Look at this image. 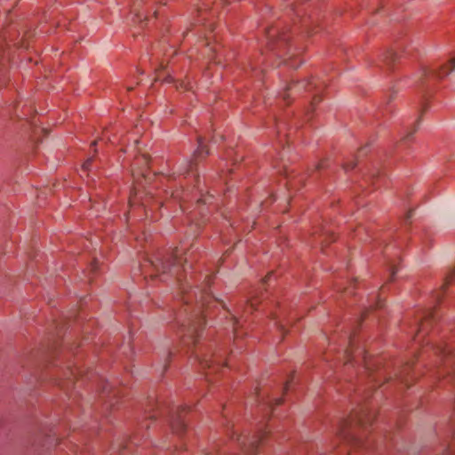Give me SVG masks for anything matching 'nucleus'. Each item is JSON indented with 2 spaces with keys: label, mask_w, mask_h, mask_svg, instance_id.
Here are the masks:
<instances>
[{
  "label": "nucleus",
  "mask_w": 455,
  "mask_h": 455,
  "mask_svg": "<svg viewBox=\"0 0 455 455\" xmlns=\"http://www.w3.org/2000/svg\"><path fill=\"white\" fill-rule=\"evenodd\" d=\"M198 148L194 153L193 160L187 161L184 164V166H182V169L180 171V174H186L192 172L196 164L195 161L198 158L205 157L209 154L201 139H198Z\"/></svg>",
  "instance_id": "obj_7"
},
{
  "label": "nucleus",
  "mask_w": 455,
  "mask_h": 455,
  "mask_svg": "<svg viewBox=\"0 0 455 455\" xmlns=\"http://www.w3.org/2000/svg\"><path fill=\"white\" fill-rule=\"evenodd\" d=\"M436 319V315L433 309H427L424 311L422 319L420 320L419 325V332H424L427 329V325L429 322H432Z\"/></svg>",
  "instance_id": "obj_10"
},
{
  "label": "nucleus",
  "mask_w": 455,
  "mask_h": 455,
  "mask_svg": "<svg viewBox=\"0 0 455 455\" xmlns=\"http://www.w3.org/2000/svg\"><path fill=\"white\" fill-rule=\"evenodd\" d=\"M397 58V54L395 52H394L393 50H388L387 51V52L385 53V56H384V61L387 63V64H391L392 62H394Z\"/></svg>",
  "instance_id": "obj_14"
},
{
  "label": "nucleus",
  "mask_w": 455,
  "mask_h": 455,
  "mask_svg": "<svg viewBox=\"0 0 455 455\" xmlns=\"http://www.w3.org/2000/svg\"><path fill=\"white\" fill-rule=\"evenodd\" d=\"M145 164H148V158L146 155H143L140 159Z\"/></svg>",
  "instance_id": "obj_24"
},
{
  "label": "nucleus",
  "mask_w": 455,
  "mask_h": 455,
  "mask_svg": "<svg viewBox=\"0 0 455 455\" xmlns=\"http://www.w3.org/2000/svg\"><path fill=\"white\" fill-rule=\"evenodd\" d=\"M59 386H61L62 388H66V384L58 383Z\"/></svg>",
  "instance_id": "obj_36"
},
{
  "label": "nucleus",
  "mask_w": 455,
  "mask_h": 455,
  "mask_svg": "<svg viewBox=\"0 0 455 455\" xmlns=\"http://www.w3.org/2000/svg\"><path fill=\"white\" fill-rule=\"evenodd\" d=\"M247 303L249 304L248 307H250L251 309H253L255 307V303L253 300H250Z\"/></svg>",
  "instance_id": "obj_27"
},
{
  "label": "nucleus",
  "mask_w": 455,
  "mask_h": 455,
  "mask_svg": "<svg viewBox=\"0 0 455 455\" xmlns=\"http://www.w3.org/2000/svg\"><path fill=\"white\" fill-rule=\"evenodd\" d=\"M288 64H289L291 67H292V68H297V67H298V65L293 64V63H291V62H289Z\"/></svg>",
  "instance_id": "obj_34"
},
{
  "label": "nucleus",
  "mask_w": 455,
  "mask_h": 455,
  "mask_svg": "<svg viewBox=\"0 0 455 455\" xmlns=\"http://www.w3.org/2000/svg\"><path fill=\"white\" fill-rule=\"evenodd\" d=\"M455 279V267L451 268L444 279L443 286L448 285Z\"/></svg>",
  "instance_id": "obj_15"
},
{
  "label": "nucleus",
  "mask_w": 455,
  "mask_h": 455,
  "mask_svg": "<svg viewBox=\"0 0 455 455\" xmlns=\"http://www.w3.org/2000/svg\"><path fill=\"white\" fill-rule=\"evenodd\" d=\"M389 271H390V277L393 278L396 272V268H395V265H391L389 267Z\"/></svg>",
  "instance_id": "obj_21"
},
{
  "label": "nucleus",
  "mask_w": 455,
  "mask_h": 455,
  "mask_svg": "<svg viewBox=\"0 0 455 455\" xmlns=\"http://www.w3.org/2000/svg\"><path fill=\"white\" fill-rule=\"evenodd\" d=\"M180 87H184L186 90H188V84H185V83H183V82H181V83L180 84Z\"/></svg>",
  "instance_id": "obj_31"
},
{
  "label": "nucleus",
  "mask_w": 455,
  "mask_h": 455,
  "mask_svg": "<svg viewBox=\"0 0 455 455\" xmlns=\"http://www.w3.org/2000/svg\"><path fill=\"white\" fill-rule=\"evenodd\" d=\"M196 357L198 360L199 363L201 364L202 368L208 369V370H216L220 367V363L217 362L216 359L212 358V355L210 354H198L196 353Z\"/></svg>",
  "instance_id": "obj_9"
},
{
  "label": "nucleus",
  "mask_w": 455,
  "mask_h": 455,
  "mask_svg": "<svg viewBox=\"0 0 455 455\" xmlns=\"http://www.w3.org/2000/svg\"><path fill=\"white\" fill-rule=\"evenodd\" d=\"M272 275V273H270L265 279H264V282H267V279L270 278V276Z\"/></svg>",
  "instance_id": "obj_35"
},
{
  "label": "nucleus",
  "mask_w": 455,
  "mask_h": 455,
  "mask_svg": "<svg viewBox=\"0 0 455 455\" xmlns=\"http://www.w3.org/2000/svg\"><path fill=\"white\" fill-rule=\"evenodd\" d=\"M354 166H355V164L353 163V164H346V165L344 166V168H345L346 170H351V169H353V168H354Z\"/></svg>",
  "instance_id": "obj_26"
},
{
  "label": "nucleus",
  "mask_w": 455,
  "mask_h": 455,
  "mask_svg": "<svg viewBox=\"0 0 455 455\" xmlns=\"http://www.w3.org/2000/svg\"><path fill=\"white\" fill-rule=\"evenodd\" d=\"M92 159H88L86 162L83 164V172H87L90 169V166L92 164Z\"/></svg>",
  "instance_id": "obj_17"
},
{
  "label": "nucleus",
  "mask_w": 455,
  "mask_h": 455,
  "mask_svg": "<svg viewBox=\"0 0 455 455\" xmlns=\"http://www.w3.org/2000/svg\"><path fill=\"white\" fill-rule=\"evenodd\" d=\"M71 384V381L68 380V383H67V386H69Z\"/></svg>",
  "instance_id": "obj_39"
},
{
  "label": "nucleus",
  "mask_w": 455,
  "mask_h": 455,
  "mask_svg": "<svg viewBox=\"0 0 455 455\" xmlns=\"http://www.w3.org/2000/svg\"><path fill=\"white\" fill-rule=\"evenodd\" d=\"M267 433V431L262 430L257 435L249 438L247 436L241 435L233 432L232 438L235 437L238 445L242 450L243 455H252L258 449L259 443L262 441Z\"/></svg>",
  "instance_id": "obj_3"
},
{
  "label": "nucleus",
  "mask_w": 455,
  "mask_h": 455,
  "mask_svg": "<svg viewBox=\"0 0 455 455\" xmlns=\"http://www.w3.org/2000/svg\"><path fill=\"white\" fill-rule=\"evenodd\" d=\"M266 36L267 44L272 50L281 49L284 47L288 42V37L283 32H280L277 28H266Z\"/></svg>",
  "instance_id": "obj_6"
},
{
  "label": "nucleus",
  "mask_w": 455,
  "mask_h": 455,
  "mask_svg": "<svg viewBox=\"0 0 455 455\" xmlns=\"http://www.w3.org/2000/svg\"><path fill=\"white\" fill-rule=\"evenodd\" d=\"M95 264H96V263L94 262V263H93V265L92 266V270H95V268H96Z\"/></svg>",
  "instance_id": "obj_37"
},
{
  "label": "nucleus",
  "mask_w": 455,
  "mask_h": 455,
  "mask_svg": "<svg viewBox=\"0 0 455 455\" xmlns=\"http://www.w3.org/2000/svg\"><path fill=\"white\" fill-rule=\"evenodd\" d=\"M345 363H352L356 361L357 358H360L364 367H369L366 362V352L364 348L357 343L355 338H348V346L345 350Z\"/></svg>",
  "instance_id": "obj_4"
},
{
  "label": "nucleus",
  "mask_w": 455,
  "mask_h": 455,
  "mask_svg": "<svg viewBox=\"0 0 455 455\" xmlns=\"http://www.w3.org/2000/svg\"><path fill=\"white\" fill-rule=\"evenodd\" d=\"M166 80L169 82V83H172L173 82V79L169 76Z\"/></svg>",
  "instance_id": "obj_33"
},
{
  "label": "nucleus",
  "mask_w": 455,
  "mask_h": 455,
  "mask_svg": "<svg viewBox=\"0 0 455 455\" xmlns=\"http://www.w3.org/2000/svg\"><path fill=\"white\" fill-rule=\"evenodd\" d=\"M371 420V416L370 412H368L366 410H363L360 413L356 414L355 419H353L352 422H344L342 425L341 429L339 430L342 435H344V438H348V435L343 432H345V427L348 426L349 424L355 423L359 426H364L368 424Z\"/></svg>",
  "instance_id": "obj_8"
},
{
  "label": "nucleus",
  "mask_w": 455,
  "mask_h": 455,
  "mask_svg": "<svg viewBox=\"0 0 455 455\" xmlns=\"http://www.w3.org/2000/svg\"><path fill=\"white\" fill-rule=\"evenodd\" d=\"M411 215H412V211H410V212L407 213V215H406V219H407V220H408V219H410V218L411 217Z\"/></svg>",
  "instance_id": "obj_32"
},
{
  "label": "nucleus",
  "mask_w": 455,
  "mask_h": 455,
  "mask_svg": "<svg viewBox=\"0 0 455 455\" xmlns=\"http://www.w3.org/2000/svg\"><path fill=\"white\" fill-rule=\"evenodd\" d=\"M416 130H417V128H415L412 132H409L405 139L408 140L411 136H412V134L415 132Z\"/></svg>",
  "instance_id": "obj_30"
},
{
  "label": "nucleus",
  "mask_w": 455,
  "mask_h": 455,
  "mask_svg": "<svg viewBox=\"0 0 455 455\" xmlns=\"http://www.w3.org/2000/svg\"><path fill=\"white\" fill-rule=\"evenodd\" d=\"M178 281L180 283V289L182 293H187V286L181 283V279L180 277H178Z\"/></svg>",
  "instance_id": "obj_19"
},
{
  "label": "nucleus",
  "mask_w": 455,
  "mask_h": 455,
  "mask_svg": "<svg viewBox=\"0 0 455 455\" xmlns=\"http://www.w3.org/2000/svg\"><path fill=\"white\" fill-rule=\"evenodd\" d=\"M74 374H75V372L73 370H68V371L66 373V377L69 378L70 376H73Z\"/></svg>",
  "instance_id": "obj_25"
},
{
  "label": "nucleus",
  "mask_w": 455,
  "mask_h": 455,
  "mask_svg": "<svg viewBox=\"0 0 455 455\" xmlns=\"http://www.w3.org/2000/svg\"><path fill=\"white\" fill-rule=\"evenodd\" d=\"M190 297H191V294H190V293H188V295H186V296H184V297H183L184 302H185L186 304H189V303H190Z\"/></svg>",
  "instance_id": "obj_23"
},
{
  "label": "nucleus",
  "mask_w": 455,
  "mask_h": 455,
  "mask_svg": "<svg viewBox=\"0 0 455 455\" xmlns=\"http://www.w3.org/2000/svg\"><path fill=\"white\" fill-rule=\"evenodd\" d=\"M273 402H274V400H273V401H267V404H268L269 406H272ZM281 403H282V399H281V398H276V399H275V405H278V404H280Z\"/></svg>",
  "instance_id": "obj_20"
},
{
  "label": "nucleus",
  "mask_w": 455,
  "mask_h": 455,
  "mask_svg": "<svg viewBox=\"0 0 455 455\" xmlns=\"http://www.w3.org/2000/svg\"><path fill=\"white\" fill-rule=\"evenodd\" d=\"M186 261L187 259L181 258V251L175 249L165 258L157 259L156 261H151L150 264L158 274L171 272L172 275H178L179 267Z\"/></svg>",
  "instance_id": "obj_2"
},
{
  "label": "nucleus",
  "mask_w": 455,
  "mask_h": 455,
  "mask_svg": "<svg viewBox=\"0 0 455 455\" xmlns=\"http://www.w3.org/2000/svg\"><path fill=\"white\" fill-rule=\"evenodd\" d=\"M193 296L196 300V307L191 313L188 323L182 327V331L184 332L182 342L189 347L196 343L199 331L205 323L202 311L204 307H208L212 299L209 293L198 288L193 291Z\"/></svg>",
  "instance_id": "obj_1"
},
{
  "label": "nucleus",
  "mask_w": 455,
  "mask_h": 455,
  "mask_svg": "<svg viewBox=\"0 0 455 455\" xmlns=\"http://www.w3.org/2000/svg\"><path fill=\"white\" fill-rule=\"evenodd\" d=\"M455 72V58L451 60L450 62L443 67H441L438 70L424 68L420 74V80H429V79H443L449 74Z\"/></svg>",
  "instance_id": "obj_5"
},
{
  "label": "nucleus",
  "mask_w": 455,
  "mask_h": 455,
  "mask_svg": "<svg viewBox=\"0 0 455 455\" xmlns=\"http://www.w3.org/2000/svg\"><path fill=\"white\" fill-rule=\"evenodd\" d=\"M311 87L316 88L317 84L312 81H303L301 83H293L291 85H289L287 90L299 91L301 88H307V90L310 91Z\"/></svg>",
  "instance_id": "obj_12"
},
{
  "label": "nucleus",
  "mask_w": 455,
  "mask_h": 455,
  "mask_svg": "<svg viewBox=\"0 0 455 455\" xmlns=\"http://www.w3.org/2000/svg\"><path fill=\"white\" fill-rule=\"evenodd\" d=\"M172 427L174 432L179 434L186 428V425L180 417L177 416L172 422Z\"/></svg>",
  "instance_id": "obj_13"
},
{
  "label": "nucleus",
  "mask_w": 455,
  "mask_h": 455,
  "mask_svg": "<svg viewBox=\"0 0 455 455\" xmlns=\"http://www.w3.org/2000/svg\"><path fill=\"white\" fill-rule=\"evenodd\" d=\"M286 96H287L286 92H285V93H283V99H285V98H286Z\"/></svg>",
  "instance_id": "obj_38"
},
{
  "label": "nucleus",
  "mask_w": 455,
  "mask_h": 455,
  "mask_svg": "<svg viewBox=\"0 0 455 455\" xmlns=\"http://www.w3.org/2000/svg\"><path fill=\"white\" fill-rule=\"evenodd\" d=\"M273 317L275 320V325L276 326L278 331L282 333V335H283L284 330H285L284 324L283 323H281L279 320H277L275 315Z\"/></svg>",
  "instance_id": "obj_16"
},
{
  "label": "nucleus",
  "mask_w": 455,
  "mask_h": 455,
  "mask_svg": "<svg viewBox=\"0 0 455 455\" xmlns=\"http://www.w3.org/2000/svg\"><path fill=\"white\" fill-rule=\"evenodd\" d=\"M237 324H238V320L236 319V317L235 315H233V326H234L235 337H238Z\"/></svg>",
  "instance_id": "obj_18"
},
{
  "label": "nucleus",
  "mask_w": 455,
  "mask_h": 455,
  "mask_svg": "<svg viewBox=\"0 0 455 455\" xmlns=\"http://www.w3.org/2000/svg\"><path fill=\"white\" fill-rule=\"evenodd\" d=\"M319 101H320L319 96L318 95H315L313 100H312L311 105L314 106L315 104H316Z\"/></svg>",
  "instance_id": "obj_22"
},
{
  "label": "nucleus",
  "mask_w": 455,
  "mask_h": 455,
  "mask_svg": "<svg viewBox=\"0 0 455 455\" xmlns=\"http://www.w3.org/2000/svg\"><path fill=\"white\" fill-rule=\"evenodd\" d=\"M445 372L449 381L455 386V357H451L448 362V365L445 368Z\"/></svg>",
  "instance_id": "obj_11"
},
{
  "label": "nucleus",
  "mask_w": 455,
  "mask_h": 455,
  "mask_svg": "<svg viewBox=\"0 0 455 455\" xmlns=\"http://www.w3.org/2000/svg\"><path fill=\"white\" fill-rule=\"evenodd\" d=\"M108 388H109V385L108 384H105L104 387H103L102 392L103 393H108Z\"/></svg>",
  "instance_id": "obj_29"
},
{
  "label": "nucleus",
  "mask_w": 455,
  "mask_h": 455,
  "mask_svg": "<svg viewBox=\"0 0 455 455\" xmlns=\"http://www.w3.org/2000/svg\"><path fill=\"white\" fill-rule=\"evenodd\" d=\"M436 352L440 353V354H444L445 353V350L443 347H436Z\"/></svg>",
  "instance_id": "obj_28"
}]
</instances>
